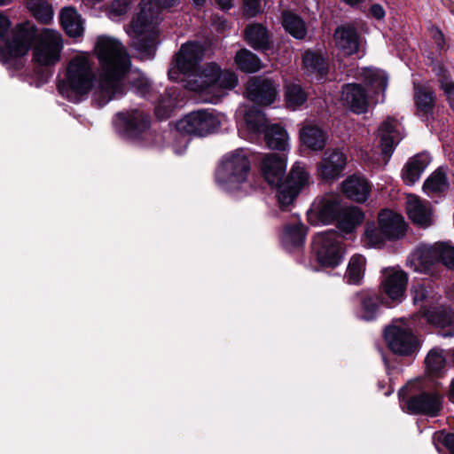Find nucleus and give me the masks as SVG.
I'll return each mask as SVG.
<instances>
[{
  "instance_id": "56",
  "label": "nucleus",
  "mask_w": 454,
  "mask_h": 454,
  "mask_svg": "<svg viewBox=\"0 0 454 454\" xmlns=\"http://www.w3.org/2000/svg\"><path fill=\"white\" fill-rule=\"evenodd\" d=\"M371 14L377 20H381L385 16V11L380 4H373L370 9Z\"/></svg>"
},
{
  "instance_id": "2",
  "label": "nucleus",
  "mask_w": 454,
  "mask_h": 454,
  "mask_svg": "<svg viewBox=\"0 0 454 454\" xmlns=\"http://www.w3.org/2000/svg\"><path fill=\"white\" fill-rule=\"evenodd\" d=\"M11 21L0 12V61L7 63L26 55L33 41L32 59L40 66H53L60 59L63 49L61 35L44 28L37 35L32 27L19 25L11 31Z\"/></svg>"
},
{
  "instance_id": "11",
  "label": "nucleus",
  "mask_w": 454,
  "mask_h": 454,
  "mask_svg": "<svg viewBox=\"0 0 454 454\" xmlns=\"http://www.w3.org/2000/svg\"><path fill=\"white\" fill-rule=\"evenodd\" d=\"M204 56V49L199 43H186L183 44L176 56L177 70L186 76L187 82L195 75H200L202 69L200 67Z\"/></svg>"
},
{
  "instance_id": "12",
  "label": "nucleus",
  "mask_w": 454,
  "mask_h": 454,
  "mask_svg": "<svg viewBox=\"0 0 454 454\" xmlns=\"http://www.w3.org/2000/svg\"><path fill=\"white\" fill-rule=\"evenodd\" d=\"M442 395L436 391L421 392L409 397L403 407L411 414L435 417L442 409Z\"/></svg>"
},
{
  "instance_id": "6",
  "label": "nucleus",
  "mask_w": 454,
  "mask_h": 454,
  "mask_svg": "<svg viewBox=\"0 0 454 454\" xmlns=\"http://www.w3.org/2000/svg\"><path fill=\"white\" fill-rule=\"evenodd\" d=\"M238 84L236 74L230 69H222L217 64L210 63L202 68L200 75H195L187 82L190 90L222 96L224 91L234 89Z\"/></svg>"
},
{
  "instance_id": "33",
  "label": "nucleus",
  "mask_w": 454,
  "mask_h": 454,
  "mask_svg": "<svg viewBox=\"0 0 454 454\" xmlns=\"http://www.w3.org/2000/svg\"><path fill=\"white\" fill-rule=\"evenodd\" d=\"M266 145L274 150L286 151L288 145V134L278 124L268 126L264 131Z\"/></svg>"
},
{
  "instance_id": "40",
  "label": "nucleus",
  "mask_w": 454,
  "mask_h": 454,
  "mask_svg": "<svg viewBox=\"0 0 454 454\" xmlns=\"http://www.w3.org/2000/svg\"><path fill=\"white\" fill-rule=\"evenodd\" d=\"M27 9L42 23L47 24L53 18L51 6L45 0H27Z\"/></svg>"
},
{
  "instance_id": "37",
  "label": "nucleus",
  "mask_w": 454,
  "mask_h": 454,
  "mask_svg": "<svg viewBox=\"0 0 454 454\" xmlns=\"http://www.w3.org/2000/svg\"><path fill=\"white\" fill-rule=\"evenodd\" d=\"M235 62L239 68L245 73H255L262 68L260 59L247 49L237 52Z\"/></svg>"
},
{
  "instance_id": "15",
  "label": "nucleus",
  "mask_w": 454,
  "mask_h": 454,
  "mask_svg": "<svg viewBox=\"0 0 454 454\" xmlns=\"http://www.w3.org/2000/svg\"><path fill=\"white\" fill-rule=\"evenodd\" d=\"M381 153L388 160L395 145L403 139V127L397 120L387 117L379 128Z\"/></svg>"
},
{
  "instance_id": "46",
  "label": "nucleus",
  "mask_w": 454,
  "mask_h": 454,
  "mask_svg": "<svg viewBox=\"0 0 454 454\" xmlns=\"http://www.w3.org/2000/svg\"><path fill=\"white\" fill-rule=\"evenodd\" d=\"M286 98L288 107L294 110L306 101L307 95L300 85L290 84L286 88Z\"/></svg>"
},
{
  "instance_id": "30",
  "label": "nucleus",
  "mask_w": 454,
  "mask_h": 454,
  "mask_svg": "<svg viewBox=\"0 0 454 454\" xmlns=\"http://www.w3.org/2000/svg\"><path fill=\"white\" fill-rule=\"evenodd\" d=\"M364 218L363 211L355 206L346 207L338 219L337 227L343 234L352 233Z\"/></svg>"
},
{
  "instance_id": "44",
  "label": "nucleus",
  "mask_w": 454,
  "mask_h": 454,
  "mask_svg": "<svg viewBox=\"0 0 454 454\" xmlns=\"http://www.w3.org/2000/svg\"><path fill=\"white\" fill-rule=\"evenodd\" d=\"M286 182L301 192L309 183V174L300 163H295L291 168Z\"/></svg>"
},
{
  "instance_id": "38",
  "label": "nucleus",
  "mask_w": 454,
  "mask_h": 454,
  "mask_svg": "<svg viewBox=\"0 0 454 454\" xmlns=\"http://www.w3.org/2000/svg\"><path fill=\"white\" fill-rule=\"evenodd\" d=\"M302 61L305 69L310 74H317L323 76L326 73L327 65L325 59L315 51H305Z\"/></svg>"
},
{
  "instance_id": "49",
  "label": "nucleus",
  "mask_w": 454,
  "mask_h": 454,
  "mask_svg": "<svg viewBox=\"0 0 454 454\" xmlns=\"http://www.w3.org/2000/svg\"><path fill=\"white\" fill-rule=\"evenodd\" d=\"M365 238L370 247H376L381 246L388 238L385 235L380 225L376 227L374 223L366 225Z\"/></svg>"
},
{
  "instance_id": "52",
  "label": "nucleus",
  "mask_w": 454,
  "mask_h": 454,
  "mask_svg": "<svg viewBox=\"0 0 454 454\" xmlns=\"http://www.w3.org/2000/svg\"><path fill=\"white\" fill-rule=\"evenodd\" d=\"M129 10V3L128 0H115L111 4L108 16L113 20H119Z\"/></svg>"
},
{
  "instance_id": "58",
  "label": "nucleus",
  "mask_w": 454,
  "mask_h": 454,
  "mask_svg": "<svg viewBox=\"0 0 454 454\" xmlns=\"http://www.w3.org/2000/svg\"><path fill=\"white\" fill-rule=\"evenodd\" d=\"M182 143H183V149L181 150H177V149H174L176 153L177 154H181L183 152H184V150L187 148V145H188V139H186L185 137H182Z\"/></svg>"
},
{
  "instance_id": "45",
  "label": "nucleus",
  "mask_w": 454,
  "mask_h": 454,
  "mask_svg": "<svg viewBox=\"0 0 454 454\" xmlns=\"http://www.w3.org/2000/svg\"><path fill=\"white\" fill-rule=\"evenodd\" d=\"M433 71L440 78L441 87L450 107L454 110V82L449 79L446 74V70L442 64L436 63L433 67Z\"/></svg>"
},
{
  "instance_id": "29",
  "label": "nucleus",
  "mask_w": 454,
  "mask_h": 454,
  "mask_svg": "<svg viewBox=\"0 0 454 454\" xmlns=\"http://www.w3.org/2000/svg\"><path fill=\"white\" fill-rule=\"evenodd\" d=\"M306 236V228L303 224L297 223L285 226L281 242L284 248L287 251H293L302 247Z\"/></svg>"
},
{
  "instance_id": "42",
  "label": "nucleus",
  "mask_w": 454,
  "mask_h": 454,
  "mask_svg": "<svg viewBox=\"0 0 454 454\" xmlns=\"http://www.w3.org/2000/svg\"><path fill=\"white\" fill-rule=\"evenodd\" d=\"M360 317L366 321H372L378 316L380 300L376 294H362Z\"/></svg>"
},
{
  "instance_id": "5",
  "label": "nucleus",
  "mask_w": 454,
  "mask_h": 454,
  "mask_svg": "<svg viewBox=\"0 0 454 454\" xmlns=\"http://www.w3.org/2000/svg\"><path fill=\"white\" fill-rule=\"evenodd\" d=\"M251 163L247 152L236 149L224 154L215 170V182L226 192L239 191L248 181Z\"/></svg>"
},
{
  "instance_id": "25",
  "label": "nucleus",
  "mask_w": 454,
  "mask_h": 454,
  "mask_svg": "<svg viewBox=\"0 0 454 454\" xmlns=\"http://www.w3.org/2000/svg\"><path fill=\"white\" fill-rule=\"evenodd\" d=\"M338 49L345 55L356 53L359 47V35L356 30L349 26L338 27L333 35Z\"/></svg>"
},
{
  "instance_id": "60",
  "label": "nucleus",
  "mask_w": 454,
  "mask_h": 454,
  "mask_svg": "<svg viewBox=\"0 0 454 454\" xmlns=\"http://www.w3.org/2000/svg\"><path fill=\"white\" fill-rule=\"evenodd\" d=\"M342 1L350 6H354V5H356L360 3H362L364 0H342Z\"/></svg>"
},
{
  "instance_id": "36",
  "label": "nucleus",
  "mask_w": 454,
  "mask_h": 454,
  "mask_svg": "<svg viewBox=\"0 0 454 454\" xmlns=\"http://www.w3.org/2000/svg\"><path fill=\"white\" fill-rule=\"evenodd\" d=\"M282 24L286 31L296 39H303L307 35L304 21L298 15L293 12H283Z\"/></svg>"
},
{
  "instance_id": "18",
  "label": "nucleus",
  "mask_w": 454,
  "mask_h": 454,
  "mask_svg": "<svg viewBox=\"0 0 454 454\" xmlns=\"http://www.w3.org/2000/svg\"><path fill=\"white\" fill-rule=\"evenodd\" d=\"M286 171V159L278 153L265 154L261 160V172L270 186H278Z\"/></svg>"
},
{
  "instance_id": "19",
  "label": "nucleus",
  "mask_w": 454,
  "mask_h": 454,
  "mask_svg": "<svg viewBox=\"0 0 454 454\" xmlns=\"http://www.w3.org/2000/svg\"><path fill=\"white\" fill-rule=\"evenodd\" d=\"M406 212L411 222L419 227L427 228L433 224L430 203L414 194L406 197Z\"/></svg>"
},
{
  "instance_id": "22",
  "label": "nucleus",
  "mask_w": 454,
  "mask_h": 454,
  "mask_svg": "<svg viewBox=\"0 0 454 454\" xmlns=\"http://www.w3.org/2000/svg\"><path fill=\"white\" fill-rule=\"evenodd\" d=\"M378 220L388 240L397 239L404 235L405 222L401 215L384 209L379 214Z\"/></svg>"
},
{
  "instance_id": "62",
  "label": "nucleus",
  "mask_w": 454,
  "mask_h": 454,
  "mask_svg": "<svg viewBox=\"0 0 454 454\" xmlns=\"http://www.w3.org/2000/svg\"><path fill=\"white\" fill-rule=\"evenodd\" d=\"M174 74H175V72H174V71H169L168 75H169V78H170V79H177V77L174 76Z\"/></svg>"
},
{
  "instance_id": "21",
  "label": "nucleus",
  "mask_w": 454,
  "mask_h": 454,
  "mask_svg": "<svg viewBox=\"0 0 454 454\" xmlns=\"http://www.w3.org/2000/svg\"><path fill=\"white\" fill-rule=\"evenodd\" d=\"M344 207L334 197L324 198L317 204H314L309 212V218L317 216L318 222L326 224L332 223L334 219L340 217Z\"/></svg>"
},
{
  "instance_id": "27",
  "label": "nucleus",
  "mask_w": 454,
  "mask_h": 454,
  "mask_svg": "<svg viewBox=\"0 0 454 454\" xmlns=\"http://www.w3.org/2000/svg\"><path fill=\"white\" fill-rule=\"evenodd\" d=\"M414 99L417 115L422 121H428L432 116L435 104V95L431 90L423 86H415Z\"/></svg>"
},
{
  "instance_id": "28",
  "label": "nucleus",
  "mask_w": 454,
  "mask_h": 454,
  "mask_svg": "<svg viewBox=\"0 0 454 454\" xmlns=\"http://www.w3.org/2000/svg\"><path fill=\"white\" fill-rule=\"evenodd\" d=\"M300 139L303 145L313 151H321L326 144V135L318 126L308 124L300 130Z\"/></svg>"
},
{
  "instance_id": "63",
  "label": "nucleus",
  "mask_w": 454,
  "mask_h": 454,
  "mask_svg": "<svg viewBox=\"0 0 454 454\" xmlns=\"http://www.w3.org/2000/svg\"><path fill=\"white\" fill-rule=\"evenodd\" d=\"M402 395H403V389L399 391V396H400V398L402 397Z\"/></svg>"
},
{
  "instance_id": "53",
  "label": "nucleus",
  "mask_w": 454,
  "mask_h": 454,
  "mask_svg": "<svg viewBox=\"0 0 454 454\" xmlns=\"http://www.w3.org/2000/svg\"><path fill=\"white\" fill-rule=\"evenodd\" d=\"M244 13L248 17H254L263 10L262 0H243Z\"/></svg>"
},
{
  "instance_id": "61",
  "label": "nucleus",
  "mask_w": 454,
  "mask_h": 454,
  "mask_svg": "<svg viewBox=\"0 0 454 454\" xmlns=\"http://www.w3.org/2000/svg\"><path fill=\"white\" fill-rule=\"evenodd\" d=\"M196 7H202L206 3V0H192Z\"/></svg>"
},
{
  "instance_id": "35",
  "label": "nucleus",
  "mask_w": 454,
  "mask_h": 454,
  "mask_svg": "<svg viewBox=\"0 0 454 454\" xmlns=\"http://www.w3.org/2000/svg\"><path fill=\"white\" fill-rule=\"evenodd\" d=\"M366 260L361 254L353 255L348 264L344 278L349 285H360L365 272Z\"/></svg>"
},
{
  "instance_id": "17",
  "label": "nucleus",
  "mask_w": 454,
  "mask_h": 454,
  "mask_svg": "<svg viewBox=\"0 0 454 454\" xmlns=\"http://www.w3.org/2000/svg\"><path fill=\"white\" fill-rule=\"evenodd\" d=\"M437 263L436 243L418 247L407 259V266L420 273H431L433 267Z\"/></svg>"
},
{
  "instance_id": "8",
  "label": "nucleus",
  "mask_w": 454,
  "mask_h": 454,
  "mask_svg": "<svg viewBox=\"0 0 454 454\" xmlns=\"http://www.w3.org/2000/svg\"><path fill=\"white\" fill-rule=\"evenodd\" d=\"M116 131L129 139H141L150 129V117L141 109L120 112L114 118Z\"/></svg>"
},
{
  "instance_id": "32",
  "label": "nucleus",
  "mask_w": 454,
  "mask_h": 454,
  "mask_svg": "<svg viewBox=\"0 0 454 454\" xmlns=\"http://www.w3.org/2000/svg\"><path fill=\"white\" fill-rule=\"evenodd\" d=\"M247 43L255 50H266L270 47V40L266 27L255 23L248 25L245 29Z\"/></svg>"
},
{
  "instance_id": "14",
  "label": "nucleus",
  "mask_w": 454,
  "mask_h": 454,
  "mask_svg": "<svg viewBox=\"0 0 454 454\" xmlns=\"http://www.w3.org/2000/svg\"><path fill=\"white\" fill-rule=\"evenodd\" d=\"M277 95V86L272 80L253 77L247 82L246 96L247 99L255 104L271 105Z\"/></svg>"
},
{
  "instance_id": "13",
  "label": "nucleus",
  "mask_w": 454,
  "mask_h": 454,
  "mask_svg": "<svg viewBox=\"0 0 454 454\" xmlns=\"http://www.w3.org/2000/svg\"><path fill=\"white\" fill-rule=\"evenodd\" d=\"M346 164L347 157L342 152L328 149L317 165V175L324 181H335L342 176Z\"/></svg>"
},
{
  "instance_id": "48",
  "label": "nucleus",
  "mask_w": 454,
  "mask_h": 454,
  "mask_svg": "<svg viewBox=\"0 0 454 454\" xmlns=\"http://www.w3.org/2000/svg\"><path fill=\"white\" fill-rule=\"evenodd\" d=\"M426 364L427 369L434 373L439 372L445 364V357L443 355V350L439 348H432L427 357H426Z\"/></svg>"
},
{
  "instance_id": "34",
  "label": "nucleus",
  "mask_w": 454,
  "mask_h": 454,
  "mask_svg": "<svg viewBox=\"0 0 454 454\" xmlns=\"http://www.w3.org/2000/svg\"><path fill=\"white\" fill-rule=\"evenodd\" d=\"M178 95L176 88L167 89L164 95L155 105V114L158 119L169 117L171 112L178 106Z\"/></svg>"
},
{
  "instance_id": "4",
  "label": "nucleus",
  "mask_w": 454,
  "mask_h": 454,
  "mask_svg": "<svg viewBox=\"0 0 454 454\" xmlns=\"http://www.w3.org/2000/svg\"><path fill=\"white\" fill-rule=\"evenodd\" d=\"M411 295L414 304L419 305L420 313L429 324L448 328L440 333L442 337L454 336V311L450 308L437 306L441 296L432 286L418 283L412 286Z\"/></svg>"
},
{
  "instance_id": "50",
  "label": "nucleus",
  "mask_w": 454,
  "mask_h": 454,
  "mask_svg": "<svg viewBox=\"0 0 454 454\" xmlns=\"http://www.w3.org/2000/svg\"><path fill=\"white\" fill-rule=\"evenodd\" d=\"M131 87L137 95L152 99V84L144 74L138 73L131 82Z\"/></svg>"
},
{
  "instance_id": "9",
  "label": "nucleus",
  "mask_w": 454,
  "mask_h": 454,
  "mask_svg": "<svg viewBox=\"0 0 454 454\" xmlns=\"http://www.w3.org/2000/svg\"><path fill=\"white\" fill-rule=\"evenodd\" d=\"M220 123L213 111L198 110L188 114L178 121L176 129L180 135L204 137L217 129Z\"/></svg>"
},
{
  "instance_id": "54",
  "label": "nucleus",
  "mask_w": 454,
  "mask_h": 454,
  "mask_svg": "<svg viewBox=\"0 0 454 454\" xmlns=\"http://www.w3.org/2000/svg\"><path fill=\"white\" fill-rule=\"evenodd\" d=\"M431 35L437 47L442 50L444 47V36L442 31L437 27H432Z\"/></svg>"
},
{
  "instance_id": "51",
  "label": "nucleus",
  "mask_w": 454,
  "mask_h": 454,
  "mask_svg": "<svg viewBox=\"0 0 454 454\" xmlns=\"http://www.w3.org/2000/svg\"><path fill=\"white\" fill-rule=\"evenodd\" d=\"M278 186V201L281 207H287L293 203L300 192L288 184L286 181Z\"/></svg>"
},
{
  "instance_id": "26",
  "label": "nucleus",
  "mask_w": 454,
  "mask_h": 454,
  "mask_svg": "<svg viewBox=\"0 0 454 454\" xmlns=\"http://www.w3.org/2000/svg\"><path fill=\"white\" fill-rule=\"evenodd\" d=\"M431 161V157L427 153H418L405 164L402 177L406 184H414L421 176Z\"/></svg>"
},
{
  "instance_id": "55",
  "label": "nucleus",
  "mask_w": 454,
  "mask_h": 454,
  "mask_svg": "<svg viewBox=\"0 0 454 454\" xmlns=\"http://www.w3.org/2000/svg\"><path fill=\"white\" fill-rule=\"evenodd\" d=\"M442 442L449 450L450 454H454V434L442 435Z\"/></svg>"
},
{
  "instance_id": "43",
  "label": "nucleus",
  "mask_w": 454,
  "mask_h": 454,
  "mask_svg": "<svg viewBox=\"0 0 454 454\" xmlns=\"http://www.w3.org/2000/svg\"><path fill=\"white\" fill-rule=\"evenodd\" d=\"M363 76L366 84L373 88L375 92H385L387 86V75L384 71L366 68L364 70Z\"/></svg>"
},
{
  "instance_id": "24",
  "label": "nucleus",
  "mask_w": 454,
  "mask_h": 454,
  "mask_svg": "<svg viewBox=\"0 0 454 454\" xmlns=\"http://www.w3.org/2000/svg\"><path fill=\"white\" fill-rule=\"evenodd\" d=\"M342 191L348 199L362 203L369 198L372 186L365 178L353 175L343 181Z\"/></svg>"
},
{
  "instance_id": "10",
  "label": "nucleus",
  "mask_w": 454,
  "mask_h": 454,
  "mask_svg": "<svg viewBox=\"0 0 454 454\" xmlns=\"http://www.w3.org/2000/svg\"><path fill=\"white\" fill-rule=\"evenodd\" d=\"M384 338L389 349L401 356L411 355L418 347L415 335L403 320L395 321L386 327Z\"/></svg>"
},
{
  "instance_id": "57",
  "label": "nucleus",
  "mask_w": 454,
  "mask_h": 454,
  "mask_svg": "<svg viewBox=\"0 0 454 454\" xmlns=\"http://www.w3.org/2000/svg\"><path fill=\"white\" fill-rule=\"evenodd\" d=\"M222 10H229L232 7V0H215Z\"/></svg>"
},
{
  "instance_id": "23",
  "label": "nucleus",
  "mask_w": 454,
  "mask_h": 454,
  "mask_svg": "<svg viewBox=\"0 0 454 454\" xmlns=\"http://www.w3.org/2000/svg\"><path fill=\"white\" fill-rule=\"evenodd\" d=\"M342 100L356 114L367 111L368 100L364 89L360 84L348 83L342 88Z\"/></svg>"
},
{
  "instance_id": "20",
  "label": "nucleus",
  "mask_w": 454,
  "mask_h": 454,
  "mask_svg": "<svg viewBox=\"0 0 454 454\" xmlns=\"http://www.w3.org/2000/svg\"><path fill=\"white\" fill-rule=\"evenodd\" d=\"M407 275L401 270H387L382 282L386 294L392 301L400 302L403 299L406 285Z\"/></svg>"
},
{
  "instance_id": "41",
  "label": "nucleus",
  "mask_w": 454,
  "mask_h": 454,
  "mask_svg": "<svg viewBox=\"0 0 454 454\" xmlns=\"http://www.w3.org/2000/svg\"><path fill=\"white\" fill-rule=\"evenodd\" d=\"M244 120L247 128L254 132H264L267 126V119L265 114L256 107H252L244 114Z\"/></svg>"
},
{
  "instance_id": "7",
  "label": "nucleus",
  "mask_w": 454,
  "mask_h": 454,
  "mask_svg": "<svg viewBox=\"0 0 454 454\" xmlns=\"http://www.w3.org/2000/svg\"><path fill=\"white\" fill-rule=\"evenodd\" d=\"M312 252L321 265L325 267L339 265L343 257L340 237L333 230L317 233L312 241Z\"/></svg>"
},
{
  "instance_id": "16",
  "label": "nucleus",
  "mask_w": 454,
  "mask_h": 454,
  "mask_svg": "<svg viewBox=\"0 0 454 454\" xmlns=\"http://www.w3.org/2000/svg\"><path fill=\"white\" fill-rule=\"evenodd\" d=\"M437 263L436 243L418 247L407 259V266L420 273H431L433 267Z\"/></svg>"
},
{
  "instance_id": "31",
  "label": "nucleus",
  "mask_w": 454,
  "mask_h": 454,
  "mask_svg": "<svg viewBox=\"0 0 454 454\" xmlns=\"http://www.w3.org/2000/svg\"><path fill=\"white\" fill-rule=\"evenodd\" d=\"M60 23L66 33L72 37L82 35L84 27L81 15L73 7H65L60 12Z\"/></svg>"
},
{
  "instance_id": "1",
  "label": "nucleus",
  "mask_w": 454,
  "mask_h": 454,
  "mask_svg": "<svg viewBox=\"0 0 454 454\" xmlns=\"http://www.w3.org/2000/svg\"><path fill=\"white\" fill-rule=\"evenodd\" d=\"M94 51L99 64L97 76L90 54L79 52L67 62L58 90L69 101L79 102L94 88L93 101L101 107L125 94L124 77L131 61L122 43L108 36H99Z\"/></svg>"
},
{
  "instance_id": "59",
  "label": "nucleus",
  "mask_w": 454,
  "mask_h": 454,
  "mask_svg": "<svg viewBox=\"0 0 454 454\" xmlns=\"http://www.w3.org/2000/svg\"><path fill=\"white\" fill-rule=\"evenodd\" d=\"M449 399L454 403V379L450 382Z\"/></svg>"
},
{
  "instance_id": "39",
  "label": "nucleus",
  "mask_w": 454,
  "mask_h": 454,
  "mask_svg": "<svg viewBox=\"0 0 454 454\" xmlns=\"http://www.w3.org/2000/svg\"><path fill=\"white\" fill-rule=\"evenodd\" d=\"M449 182L442 168L436 169L425 181L423 189L428 195L447 190Z\"/></svg>"
},
{
  "instance_id": "3",
  "label": "nucleus",
  "mask_w": 454,
  "mask_h": 454,
  "mask_svg": "<svg viewBox=\"0 0 454 454\" xmlns=\"http://www.w3.org/2000/svg\"><path fill=\"white\" fill-rule=\"evenodd\" d=\"M178 0H142L140 12L133 18L127 33L133 38L132 46L142 59H153L157 44L158 25L162 9L176 5Z\"/></svg>"
},
{
  "instance_id": "47",
  "label": "nucleus",
  "mask_w": 454,
  "mask_h": 454,
  "mask_svg": "<svg viewBox=\"0 0 454 454\" xmlns=\"http://www.w3.org/2000/svg\"><path fill=\"white\" fill-rule=\"evenodd\" d=\"M436 253L438 263H442L449 269L454 270V246L449 242H437Z\"/></svg>"
}]
</instances>
